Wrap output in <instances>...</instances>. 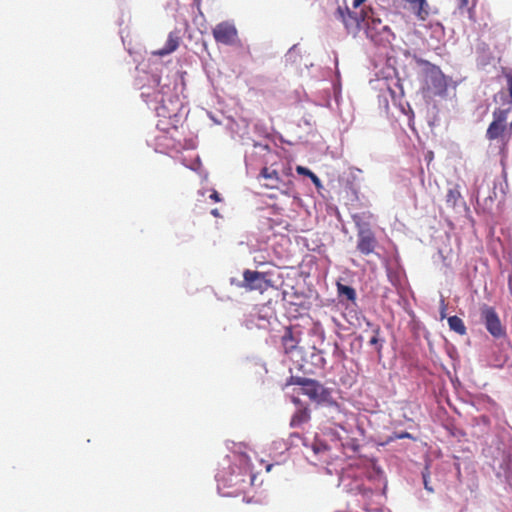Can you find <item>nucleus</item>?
<instances>
[{
    "label": "nucleus",
    "instance_id": "f257e3e1",
    "mask_svg": "<svg viewBox=\"0 0 512 512\" xmlns=\"http://www.w3.org/2000/svg\"><path fill=\"white\" fill-rule=\"evenodd\" d=\"M283 174L287 176V179H283L280 173L273 168V166H264L259 174V177L264 178L267 182L263 186L267 189L279 190L281 194L291 196L294 192V184L291 180V168H287L283 171Z\"/></svg>",
    "mask_w": 512,
    "mask_h": 512
},
{
    "label": "nucleus",
    "instance_id": "f03ea898",
    "mask_svg": "<svg viewBox=\"0 0 512 512\" xmlns=\"http://www.w3.org/2000/svg\"><path fill=\"white\" fill-rule=\"evenodd\" d=\"M365 33L375 45L387 47L395 39V34L389 25L383 23L379 17L373 14L367 16Z\"/></svg>",
    "mask_w": 512,
    "mask_h": 512
},
{
    "label": "nucleus",
    "instance_id": "7ed1b4c3",
    "mask_svg": "<svg viewBox=\"0 0 512 512\" xmlns=\"http://www.w3.org/2000/svg\"><path fill=\"white\" fill-rule=\"evenodd\" d=\"M509 112L510 107L505 109L496 108L493 111V120L486 131V138L488 140H500L504 146L507 145L512 136V134L509 133V126L507 125Z\"/></svg>",
    "mask_w": 512,
    "mask_h": 512
},
{
    "label": "nucleus",
    "instance_id": "20e7f679",
    "mask_svg": "<svg viewBox=\"0 0 512 512\" xmlns=\"http://www.w3.org/2000/svg\"><path fill=\"white\" fill-rule=\"evenodd\" d=\"M352 219L357 229V251L364 256L373 254L378 245L375 233L369 224L363 221L360 215L355 214L352 216Z\"/></svg>",
    "mask_w": 512,
    "mask_h": 512
},
{
    "label": "nucleus",
    "instance_id": "39448f33",
    "mask_svg": "<svg viewBox=\"0 0 512 512\" xmlns=\"http://www.w3.org/2000/svg\"><path fill=\"white\" fill-rule=\"evenodd\" d=\"M269 273L252 271L249 269L244 270L243 280L237 282L236 285L244 288L247 291H258L261 294L273 287L272 281L268 278Z\"/></svg>",
    "mask_w": 512,
    "mask_h": 512
},
{
    "label": "nucleus",
    "instance_id": "423d86ee",
    "mask_svg": "<svg viewBox=\"0 0 512 512\" xmlns=\"http://www.w3.org/2000/svg\"><path fill=\"white\" fill-rule=\"evenodd\" d=\"M367 14L362 10L361 15L350 10L348 6H339L335 12V17L341 21L348 34L356 36L361 30V23L366 22Z\"/></svg>",
    "mask_w": 512,
    "mask_h": 512
},
{
    "label": "nucleus",
    "instance_id": "0eeeda50",
    "mask_svg": "<svg viewBox=\"0 0 512 512\" xmlns=\"http://www.w3.org/2000/svg\"><path fill=\"white\" fill-rule=\"evenodd\" d=\"M481 318L488 332L495 338L505 336V328L493 307L484 305L481 308Z\"/></svg>",
    "mask_w": 512,
    "mask_h": 512
},
{
    "label": "nucleus",
    "instance_id": "6e6552de",
    "mask_svg": "<svg viewBox=\"0 0 512 512\" xmlns=\"http://www.w3.org/2000/svg\"><path fill=\"white\" fill-rule=\"evenodd\" d=\"M181 104L177 96H171L167 99H161L160 104L156 107L157 116L168 119L172 124L178 121V114Z\"/></svg>",
    "mask_w": 512,
    "mask_h": 512
},
{
    "label": "nucleus",
    "instance_id": "1a4fd4ad",
    "mask_svg": "<svg viewBox=\"0 0 512 512\" xmlns=\"http://www.w3.org/2000/svg\"><path fill=\"white\" fill-rule=\"evenodd\" d=\"M302 394L309 397L311 401L318 404L330 403L332 401L331 392L325 388L320 382L311 379L304 389H301Z\"/></svg>",
    "mask_w": 512,
    "mask_h": 512
},
{
    "label": "nucleus",
    "instance_id": "9d476101",
    "mask_svg": "<svg viewBox=\"0 0 512 512\" xmlns=\"http://www.w3.org/2000/svg\"><path fill=\"white\" fill-rule=\"evenodd\" d=\"M213 36L216 42L231 45L237 39V30L234 25L222 22L213 29Z\"/></svg>",
    "mask_w": 512,
    "mask_h": 512
},
{
    "label": "nucleus",
    "instance_id": "9b49d317",
    "mask_svg": "<svg viewBox=\"0 0 512 512\" xmlns=\"http://www.w3.org/2000/svg\"><path fill=\"white\" fill-rule=\"evenodd\" d=\"M310 420V408L302 407L301 409H296L295 412L292 414L289 425L291 428H300L304 424H307Z\"/></svg>",
    "mask_w": 512,
    "mask_h": 512
},
{
    "label": "nucleus",
    "instance_id": "f8f14e48",
    "mask_svg": "<svg viewBox=\"0 0 512 512\" xmlns=\"http://www.w3.org/2000/svg\"><path fill=\"white\" fill-rule=\"evenodd\" d=\"M406 8L413 13L419 20H425L428 16L426 0H406Z\"/></svg>",
    "mask_w": 512,
    "mask_h": 512
},
{
    "label": "nucleus",
    "instance_id": "ddd939ff",
    "mask_svg": "<svg viewBox=\"0 0 512 512\" xmlns=\"http://www.w3.org/2000/svg\"><path fill=\"white\" fill-rule=\"evenodd\" d=\"M282 346L286 354L292 353L299 343V340L294 336L292 328L287 327L281 338Z\"/></svg>",
    "mask_w": 512,
    "mask_h": 512
},
{
    "label": "nucleus",
    "instance_id": "4468645a",
    "mask_svg": "<svg viewBox=\"0 0 512 512\" xmlns=\"http://www.w3.org/2000/svg\"><path fill=\"white\" fill-rule=\"evenodd\" d=\"M180 38L176 33L171 32L163 48L156 52L159 56H165L174 52L179 46Z\"/></svg>",
    "mask_w": 512,
    "mask_h": 512
},
{
    "label": "nucleus",
    "instance_id": "2eb2a0df",
    "mask_svg": "<svg viewBox=\"0 0 512 512\" xmlns=\"http://www.w3.org/2000/svg\"><path fill=\"white\" fill-rule=\"evenodd\" d=\"M381 328L380 326H375L372 329V336L369 339V344L373 346L379 356H381L382 348L385 342V339L380 336Z\"/></svg>",
    "mask_w": 512,
    "mask_h": 512
},
{
    "label": "nucleus",
    "instance_id": "dca6fc26",
    "mask_svg": "<svg viewBox=\"0 0 512 512\" xmlns=\"http://www.w3.org/2000/svg\"><path fill=\"white\" fill-rule=\"evenodd\" d=\"M461 199V193L458 185H455L448 189L445 201L447 206L454 208L459 200Z\"/></svg>",
    "mask_w": 512,
    "mask_h": 512
},
{
    "label": "nucleus",
    "instance_id": "f3484780",
    "mask_svg": "<svg viewBox=\"0 0 512 512\" xmlns=\"http://www.w3.org/2000/svg\"><path fill=\"white\" fill-rule=\"evenodd\" d=\"M448 325L449 328L453 331H455L459 335H465L466 334V326L463 322V320L458 316H451L448 318Z\"/></svg>",
    "mask_w": 512,
    "mask_h": 512
},
{
    "label": "nucleus",
    "instance_id": "a211bd4d",
    "mask_svg": "<svg viewBox=\"0 0 512 512\" xmlns=\"http://www.w3.org/2000/svg\"><path fill=\"white\" fill-rule=\"evenodd\" d=\"M337 290L340 296H345L347 300L354 302L356 300V291L351 286L337 283Z\"/></svg>",
    "mask_w": 512,
    "mask_h": 512
},
{
    "label": "nucleus",
    "instance_id": "6ab92c4d",
    "mask_svg": "<svg viewBox=\"0 0 512 512\" xmlns=\"http://www.w3.org/2000/svg\"><path fill=\"white\" fill-rule=\"evenodd\" d=\"M311 379L310 378H306V377H300V376H291L287 382H286V386H289V385H298V386H301V389H304L308 382L310 381Z\"/></svg>",
    "mask_w": 512,
    "mask_h": 512
},
{
    "label": "nucleus",
    "instance_id": "aec40b11",
    "mask_svg": "<svg viewBox=\"0 0 512 512\" xmlns=\"http://www.w3.org/2000/svg\"><path fill=\"white\" fill-rule=\"evenodd\" d=\"M291 402L296 406V409H301L302 407H309L299 397L296 396L291 397Z\"/></svg>",
    "mask_w": 512,
    "mask_h": 512
},
{
    "label": "nucleus",
    "instance_id": "412c9836",
    "mask_svg": "<svg viewBox=\"0 0 512 512\" xmlns=\"http://www.w3.org/2000/svg\"><path fill=\"white\" fill-rule=\"evenodd\" d=\"M296 171L299 175H304V176H308V177H310V175L312 174L311 170H309L308 168L303 167V166H297Z\"/></svg>",
    "mask_w": 512,
    "mask_h": 512
},
{
    "label": "nucleus",
    "instance_id": "4be33fe9",
    "mask_svg": "<svg viewBox=\"0 0 512 512\" xmlns=\"http://www.w3.org/2000/svg\"><path fill=\"white\" fill-rule=\"evenodd\" d=\"M423 476V483H424V487L427 491L429 492H433V488L429 485V476H428V472H424L422 474Z\"/></svg>",
    "mask_w": 512,
    "mask_h": 512
},
{
    "label": "nucleus",
    "instance_id": "5701e85b",
    "mask_svg": "<svg viewBox=\"0 0 512 512\" xmlns=\"http://www.w3.org/2000/svg\"><path fill=\"white\" fill-rule=\"evenodd\" d=\"M210 199H212L215 202H220L222 200L220 194L216 190L212 191V193L210 195Z\"/></svg>",
    "mask_w": 512,
    "mask_h": 512
},
{
    "label": "nucleus",
    "instance_id": "b1692460",
    "mask_svg": "<svg viewBox=\"0 0 512 512\" xmlns=\"http://www.w3.org/2000/svg\"><path fill=\"white\" fill-rule=\"evenodd\" d=\"M446 304H445V301L442 299L441 300V310H440V318L441 319H444L446 317Z\"/></svg>",
    "mask_w": 512,
    "mask_h": 512
},
{
    "label": "nucleus",
    "instance_id": "393cba45",
    "mask_svg": "<svg viewBox=\"0 0 512 512\" xmlns=\"http://www.w3.org/2000/svg\"><path fill=\"white\" fill-rule=\"evenodd\" d=\"M506 79H507L508 91H509V94H510V96L512 98V76L511 75H507Z\"/></svg>",
    "mask_w": 512,
    "mask_h": 512
},
{
    "label": "nucleus",
    "instance_id": "a878e982",
    "mask_svg": "<svg viewBox=\"0 0 512 512\" xmlns=\"http://www.w3.org/2000/svg\"><path fill=\"white\" fill-rule=\"evenodd\" d=\"M312 182L315 184V185H319L320 184V180L319 178L312 172V174L310 175L309 177Z\"/></svg>",
    "mask_w": 512,
    "mask_h": 512
},
{
    "label": "nucleus",
    "instance_id": "bb28decb",
    "mask_svg": "<svg viewBox=\"0 0 512 512\" xmlns=\"http://www.w3.org/2000/svg\"><path fill=\"white\" fill-rule=\"evenodd\" d=\"M459 1V8L462 9L464 7H467L469 5V0H458Z\"/></svg>",
    "mask_w": 512,
    "mask_h": 512
},
{
    "label": "nucleus",
    "instance_id": "cd10ccee",
    "mask_svg": "<svg viewBox=\"0 0 512 512\" xmlns=\"http://www.w3.org/2000/svg\"><path fill=\"white\" fill-rule=\"evenodd\" d=\"M367 0H354L353 1V8H358L360 7L364 2H366Z\"/></svg>",
    "mask_w": 512,
    "mask_h": 512
},
{
    "label": "nucleus",
    "instance_id": "c85d7f7f",
    "mask_svg": "<svg viewBox=\"0 0 512 512\" xmlns=\"http://www.w3.org/2000/svg\"><path fill=\"white\" fill-rule=\"evenodd\" d=\"M396 437L398 439H403V438H410L411 435L408 432H404V433H401V434L397 435Z\"/></svg>",
    "mask_w": 512,
    "mask_h": 512
},
{
    "label": "nucleus",
    "instance_id": "c756f323",
    "mask_svg": "<svg viewBox=\"0 0 512 512\" xmlns=\"http://www.w3.org/2000/svg\"><path fill=\"white\" fill-rule=\"evenodd\" d=\"M211 214H212L214 217H219V216H220V213H219V210H218V209H212V210H211Z\"/></svg>",
    "mask_w": 512,
    "mask_h": 512
},
{
    "label": "nucleus",
    "instance_id": "7c9ffc66",
    "mask_svg": "<svg viewBox=\"0 0 512 512\" xmlns=\"http://www.w3.org/2000/svg\"><path fill=\"white\" fill-rule=\"evenodd\" d=\"M313 449H314L315 453H319V451H320V448L317 446H314Z\"/></svg>",
    "mask_w": 512,
    "mask_h": 512
}]
</instances>
